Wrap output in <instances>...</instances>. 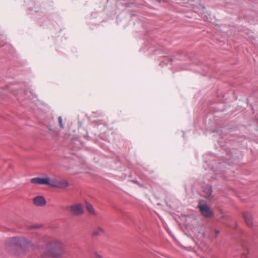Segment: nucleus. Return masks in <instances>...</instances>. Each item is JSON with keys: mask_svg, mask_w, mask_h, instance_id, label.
<instances>
[{"mask_svg": "<svg viewBox=\"0 0 258 258\" xmlns=\"http://www.w3.org/2000/svg\"><path fill=\"white\" fill-rule=\"evenodd\" d=\"M51 178L48 176L36 177L30 179V182L34 184H43L50 186Z\"/></svg>", "mask_w": 258, "mask_h": 258, "instance_id": "nucleus-4", "label": "nucleus"}, {"mask_svg": "<svg viewBox=\"0 0 258 258\" xmlns=\"http://www.w3.org/2000/svg\"><path fill=\"white\" fill-rule=\"evenodd\" d=\"M58 122H59V125L60 126V127L61 128H64V125L62 123V118L61 116H59L58 117Z\"/></svg>", "mask_w": 258, "mask_h": 258, "instance_id": "nucleus-11", "label": "nucleus"}, {"mask_svg": "<svg viewBox=\"0 0 258 258\" xmlns=\"http://www.w3.org/2000/svg\"><path fill=\"white\" fill-rule=\"evenodd\" d=\"M86 207L87 210L90 214H92V215L95 214L94 209L93 206H92V205L86 202Z\"/></svg>", "mask_w": 258, "mask_h": 258, "instance_id": "nucleus-9", "label": "nucleus"}, {"mask_svg": "<svg viewBox=\"0 0 258 258\" xmlns=\"http://www.w3.org/2000/svg\"><path fill=\"white\" fill-rule=\"evenodd\" d=\"M68 182L64 180L51 178L50 186L55 188H64L68 186Z\"/></svg>", "mask_w": 258, "mask_h": 258, "instance_id": "nucleus-3", "label": "nucleus"}, {"mask_svg": "<svg viewBox=\"0 0 258 258\" xmlns=\"http://www.w3.org/2000/svg\"><path fill=\"white\" fill-rule=\"evenodd\" d=\"M202 215L205 217H210L213 215V212L211 209L207 205H199L198 206Z\"/></svg>", "mask_w": 258, "mask_h": 258, "instance_id": "nucleus-5", "label": "nucleus"}, {"mask_svg": "<svg viewBox=\"0 0 258 258\" xmlns=\"http://www.w3.org/2000/svg\"><path fill=\"white\" fill-rule=\"evenodd\" d=\"M71 213L76 216L80 215L84 213L83 206L80 204H75L70 207Z\"/></svg>", "mask_w": 258, "mask_h": 258, "instance_id": "nucleus-6", "label": "nucleus"}, {"mask_svg": "<svg viewBox=\"0 0 258 258\" xmlns=\"http://www.w3.org/2000/svg\"><path fill=\"white\" fill-rule=\"evenodd\" d=\"M95 257L96 258H103L101 255L96 253L95 254Z\"/></svg>", "mask_w": 258, "mask_h": 258, "instance_id": "nucleus-12", "label": "nucleus"}, {"mask_svg": "<svg viewBox=\"0 0 258 258\" xmlns=\"http://www.w3.org/2000/svg\"><path fill=\"white\" fill-rule=\"evenodd\" d=\"M6 246L10 252L20 255L24 254L32 249L33 244L25 237H14L7 240Z\"/></svg>", "mask_w": 258, "mask_h": 258, "instance_id": "nucleus-1", "label": "nucleus"}, {"mask_svg": "<svg viewBox=\"0 0 258 258\" xmlns=\"http://www.w3.org/2000/svg\"><path fill=\"white\" fill-rule=\"evenodd\" d=\"M64 244L59 239L54 238L51 240L46 245L48 254L53 257H58L64 253Z\"/></svg>", "mask_w": 258, "mask_h": 258, "instance_id": "nucleus-2", "label": "nucleus"}, {"mask_svg": "<svg viewBox=\"0 0 258 258\" xmlns=\"http://www.w3.org/2000/svg\"><path fill=\"white\" fill-rule=\"evenodd\" d=\"M39 227V226H36L34 227L35 228H38Z\"/></svg>", "mask_w": 258, "mask_h": 258, "instance_id": "nucleus-15", "label": "nucleus"}, {"mask_svg": "<svg viewBox=\"0 0 258 258\" xmlns=\"http://www.w3.org/2000/svg\"><path fill=\"white\" fill-rule=\"evenodd\" d=\"M214 232H215V236L216 237L219 234L220 232H219V231L218 230L215 229L214 230Z\"/></svg>", "mask_w": 258, "mask_h": 258, "instance_id": "nucleus-13", "label": "nucleus"}, {"mask_svg": "<svg viewBox=\"0 0 258 258\" xmlns=\"http://www.w3.org/2000/svg\"><path fill=\"white\" fill-rule=\"evenodd\" d=\"M208 191L209 192V195H207V197H209V196H210V195H211V188H209L208 189Z\"/></svg>", "mask_w": 258, "mask_h": 258, "instance_id": "nucleus-14", "label": "nucleus"}, {"mask_svg": "<svg viewBox=\"0 0 258 258\" xmlns=\"http://www.w3.org/2000/svg\"><path fill=\"white\" fill-rule=\"evenodd\" d=\"M104 233V230L100 227H97L93 232V235H99Z\"/></svg>", "mask_w": 258, "mask_h": 258, "instance_id": "nucleus-10", "label": "nucleus"}, {"mask_svg": "<svg viewBox=\"0 0 258 258\" xmlns=\"http://www.w3.org/2000/svg\"><path fill=\"white\" fill-rule=\"evenodd\" d=\"M33 204L37 207L43 206L46 204V201L44 197L38 196L33 200Z\"/></svg>", "mask_w": 258, "mask_h": 258, "instance_id": "nucleus-7", "label": "nucleus"}, {"mask_svg": "<svg viewBox=\"0 0 258 258\" xmlns=\"http://www.w3.org/2000/svg\"><path fill=\"white\" fill-rule=\"evenodd\" d=\"M243 217L246 224L249 226H251L252 224L251 215L247 212H244L243 213Z\"/></svg>", "mask_w": 258, "mask_h": 258, "instance_id": "nucleus-8", "label": "nucleus"}]
</instances>
